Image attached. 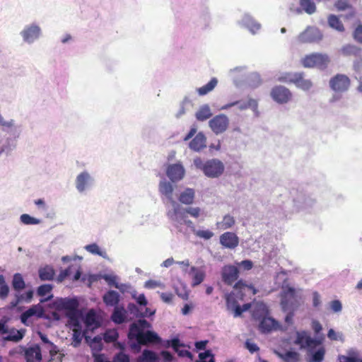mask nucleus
<instances>
[{"label": "nucleus", "mask_w": 362, "mask_h": 362, "mask_svg": "<svg viewBox=\"0 0 362 362\" xmlns=\"http://www.w3.org/2000/svg\"><path fill=\"white\" fill-rule=\"evenodd\" d=\"M150 327V323L146 320H139L131 324L128 339L132 349L138 351L141 345L159 344L161 341V339L156 333L151 331L144 332V329Z\"/></svg>", "instance_id": "f257e3e1"}, {"label": "nucleus", "mask_w": 362, "mask_h": 362, "mask_svg": "<svg viewBox=\"0 0 362 362\" xmlns=\"http://www.w3.org/2000/svg\"><path fill=\"white\" fill-rule=\"evenodd\" d=\"M268 310L265 305L260 303L256 305L252 311V317L255 320H261L259 325V329L262 333H269L276 329L279 324L273 318L267 317Z\"/></svg>", "instance_id": "f03ea898"}, {"label": "nucleus", "mask_w": 362, "mask_h": 362, "mask_svg": "<svg viewBox=\"0 0 362 362\" xmlns=\"http://www.w3.org/2000/svg\"><path fill=\"white\" fill-rule=\"evenodd\" d=\"M194 164L197 168L202 170L206 177L211 178L220 177L225 170L223 163L218 159H211L204 162L202 158H197L194 160Z\"/></svg>", "instance_id": "7ed1b4c3"}, {"label": "nucleus", "mask_w": 362, "mask_h": 362, "mask_svg": "<svg viewBox=\"0 0 362 362\" xmlns=\"http://www.w3.org/2000/svg\"><path fill=\"white\" fill-rule=\"evenodd\" d=\"M279 81L285 83H293L297 88L304 90H310L313 86V81L306 78L303 72H288L279 78Z\"/></svg>", "instance_id": "20e7f679"}, {"label": "nucleus", "mask_w": 362, "mask_h": 362, "mask_svg": "<svg viewBox=\"0 0 362 362\" xmlns=\"http://www.w3.org/2000/svg\"><path fill=\"white\" fill-rule=\"evenodd\" d=\"M330 62L327 54L314 52L305 55L301 59V64L305 68L317 67L320 69H325Z\"/></svg>", "instance_id": "39448f33"}, {"label": "nucleus", "mask_w": 362, "mask_h": 362, "mask_svg": "<svg viewBox=\"0 0 362 362\" xmlns=\"http://www.w3.org/2000/svg\"><path fill=\"white\" fill-rule=\"evenodd\" d=\"M294 343L298 345L301 349H308L310 351L317 346L320 345L322 341L320 339H313L306 331H300L296 332Z\"/></svg>", "instance_id": "423d86ee"}, {"label": "nucleus", "mask_w": 362, "mask_h": 362, "mask_svg": "<svg viewBox=\"0 0 362 362\" xmlns=\"http://www.w3.org/2000/svg\"><path fill=\"white\" fill-rule=\"evenodd\" d=\"M351 81L349 78L344 75L338 74L331 78L329 80V86L335 92L343 93L349 88Z\"/></svg>", "instance_id": "0eeeda50"}, {"label": "nucleus", "mask_w": 362, "mask_h": 362, "mask_svg": "<svg viewBox=\"0 0 362 362\" xmlns=\"http://www.w3.org/2000/svg\"><path fill=\"white\" fill-rule=\"evenodd\" d=\"M233 289L236 293V296L241 300H243L247 296H252L257 293V290L252 284H247L243 279L235 283Z\"/></svg>", "instance_id": "6e6552de"}, {"label": "nucleus", "mask_w": 362, "mask_h": 362, "mask_svg": "<svg viewBox=\"0 0 362 362\" xmlns=\"http://www.w3.org/2000/svg\"><path fill=\"white\" fill-rule=\"evenodd\" d=\"M322 35L320 30L315 27H308L298 36L300 43H313L321 40Z\"/></svg>", "instance_id": "1a4fd4ad"}, {"label": "nucleus", "mask_w": 362, "mask_h": 362, "mask_svg": "<svg viewBox=\"0 0 362 362\" xmlns=\"http://www.w3.org/2000/svg\"><path fill=\"white\" fill-rule=\"evenodd\" d=\"M270 94L272 99L280 104L287 103L292 98V93L290 90L282 86H274Z\"/></svg>", "instance_id": "9d476101"}, {"label": "nucleus", "mask_w": 362, "mask_h": 362, "mask_svg": "<svg viewBox=\"0 0 362 362\" xmlns=\"http://www.w3.org/2000/svg\"><path fill=\"white\" fill-rule=\"evenodd\" d=\"M239 274L238 268L231 264L225 265L221 270L222 281L228 286H232L238 280Z\"/></svg>", "instance_id": "9b49d317"}, {"label": "nucleus", "mask_w": 362, "mask_h": 362, "mask_svg": "<svg viewBox=\"0 0 362 362\" xmlns=\"http://www.w3.org/2000/svg\"><path fill=\"white\" fill-rule=\"evenodd\" d=\"M211 130L216 134H221L224 132L229 124L228 118L223 114L215 116L209 122Z\"/></svg>", "instance_id": "f8f14e48"}, {"label": "nucleus", "mask_w": 362, "mask_h": 362, "mask_svg": "<svg viewBox=\"0 0 362 362\" xmlns=\"http://www.w3.org/2000/svg\"><path fill=\"white\" fill-rule=\"evenodd\" d=\"M173 211H169L168 213V216L173 221L177 222L180 224H190L192 223L191 221H187V211L186 209H184L180 207V205L176 204H173Z\"/></svg>", "instance_id": "ddd939ff"}, {"label": "nucleus", "mask_w": 362, "mask_h": 362, "mask_svg": "<svg viewBox=\"0 0 362 362\" xmlns=\"http://www.w3.org/2000/svg\"><path fill=\"white\" fill-rule=\"evenodd\" d=\"M21 349L24 352L26 362H40L42 360L41 349L39 345L35 344L28 348L21 346Z\"/></svg>", "instance_id": "4468645a"}, {"label": "nucleus", "mask_w": 362, "mask_h": 362, "mask_svg": "<svg viewBox=\"0 0 362 362\" xmlns=\"http://www.w3.org/2000/svg\"><path fill=\"white\" fill-rule=\"evenodd\" d=\"M257 101L253 98H249L247 101L235 100L223 105L221 110H228L233 106H237L239 110H244L252 108L254 110L257 109Z\"/></svg>", "instance_id": "2eb2a0df"}, {"label": "nucleus", "mask_w": 362, "mask_h": 362, "mask_svg": "<svg viewBox=\"0 0 362 362\" xmlns=\"http://www.w3.org/2000/svg\"><path fill=\"white\" fill-rule=\"evenodd\" d=\"M220 243L226 248L234 249L238 245L239 238L234 233L226 232L220 236Z\"/></svg>", "instance_id": "dca6fc26"}, {"label": "nucleus", "mask_w": 362, "mask_h": 362, "mask_svg": "<svg viewBox=\"0 0 362 362\" xmlns=\"http://www.w3.org/2000/svg\"><path fill=\"white\" fill-rule=\"evenodd\" d=\"M166 174L171 181L175 182L183 177L185 170L181 164H173L168 167Z\"/></svg>", "instance_id": "f3484780"}, {"label": "nucleus", "mask_w": 362, "mask_h": 362, "mask_svg": "<svg viewBox=\"0 0 362 362\" xmlns=\"http://www.w3.org/2000/svg\"><path fill=\"white\" fill-rule=\"evenodd\" d=\"M189 274L192 276V286L193 287L202 283L206 276L204 270L196 267H191Z\"/></svg>", "instance_id": "a211bd4d"}, {"label": "nucleus", "mask_w": 362, "mask_h": 362, "mask_svg": "<svg viewBox=\"0 0 362 362\" xmlns=\"http://www.w3.org/2000/svg\"><path fill=\"white\" fill-rule=\"evenodd\" d=\"M78 303L76 299L62 298L57 302L59 309L66 310V312H72L78 310Z\"/></svg>", "instance_id": "6ab92c4d"}, {"label": "nucleus", "mask_w": 362, "mask_h": 362, "mask_svg": "<svg viewBox=\"0 0 362 362\" xmlns=\"http://www.w3.org/2000/svg\"><path fill=\"white\" fill-rule=\"evenodd\" d=\"M189 148L194 151H199L206 147V137L203 133H198L189 142Z\"/></svg>", "instance_id": "aec40b11"}, {"label": "nucleus", "mask_w": 362, "mask_h": 362, "mask_svg": "<svg viewBox=\"0 0 362 362\" xmlns=\"http://www.w3.org/2000/svg\"><path fill=\"white\" fill-rule=\"evenodd\" d=\"M90 176L86 171L80 173L76 179V187L80 192H83L88 186Z\"/></svg>", "instance_id": "412c9836"}, {"label": "nucleus", "mask_w": 362, "mask_h": 362, "mask_svg": "<svg viewBox=\"0 0 362 362\" xmlns=\"http://www.w3.org/2000/svg\"><path fill=\"white\" fill-rule=\"evenodd\" d=\"M103 302L107 306H117L119 302V294L115 291H108L103 297Z\"/></svg>", "instance_id": "4be33fe9"}, {"label": "nucleus", "mask_w": 362, "mask_h": 362, "mask_svg": "<svg viewBox=\"0 0 362 362\" xmlns=\"http://www.w3.org/2000/svg\"><path fill=\"white\" fill-rule=\"evenodd\" d=\"M25 332V330L23 329L19 330L16 329H11L9 331H8L7 329H4L3 331V333H8V334L4 337V339L6 341L18 342L23 338Z\"/></svg>", "instance_id": "5701e85b"}, {"label": "nucleus", "mask_w": 362, "mask_h": 362, "mask_svg": "<svg viewBox=\"0 0 362 362\" xmlns=\"http://www.w3.org/2000/svg\"><path fill=\"white\" fill-rule=\"evenodd\" d=\"M40 32V30L39 27L33 25L25 29L22 32V35L25 41L28 42H32L39 37Z\"/></svg>", "instance_id": "b1692460"}, {"label": "nucleus", "mask_w": 362, "mask_h": 362, "mask_svg": "<svg viewBox=\"0 0 362 362\" xmlns=\"http://www.w3.org/2000/svg\"><path fill=\"white\" fill-rule=\"evenodd\" d=\"M276 354L284 362L300 361V354L296 351H286L284 353L276 352Z\"/></svg>", "instance_id": "393cba45"}, {"label": "nucleus", "mask_w": 362, "mask_h": 362, "mask_svg": "<svg viewBox=\"0 0 362 362\" xmlns=\"http://www.w3.org/2000/svg\"><path fill=\"white\" fill-rule=\"evenodd\" d=\"M126 313L124 307L116 306L111 315V320L116 324H122L125 321Z\"/></svg>", "instance_id": "a878e982"}, {"label": "nucleus", "mask_w": 362, "mask_h": 362, "mask_svg": "<svg viewBox=\"0 0 362 362\" xmlns=\"http://www.w3.org/2000/svg\"><path fill=\"white\" fill-rule=\"evenodd\" d=\"M160 192L165 196L172 204H175V201L173 199V185L166 181H162L159 184Z\"/></svg>", "instance_id": "bb28decb"}, {"label": "nucleus", "mask_w": 362, "mask_h": 362, "mask_svg": "<svg viewBox=\"0 0 362 362\" xmlns=\"http://www.w3.org/2000/svg\"><path fill=\"white\" fill-rule=\"evenodd\" d=\"M194 197V190L192 188H187L180 194L179 201L184 204L189 205L193 203Z\"/></svg>", "instance_id": "cd10ccee"}, {"label": "nucleus", "mask_w": 362, "mask_h": 362, "mask_svg": "<svg viewBox=\"0 0 362 362\" xmlns=\"http://www.w3.org/2000/svg\"><path fill=\"white\" fill-rule=\"evenodd\" d=\"M84 322L88 329H93L100 326L97 320L96 314L93 310H90L88 312L85 317Z\"/></svg>", "instance_id": "c85d7f7f"}, {"label": "nucleus", "mask_w": 362, "mask_h": 362, "mask_svg": "<svg viewBox=\"0 0 362 362\" xmlns=\"http://www.w3.org/2000/svg\"><path fill=\"white\" fill-rule=\"evenodd\" d=\"M235 223V220L233 216L227 214L223 218V220L216 223V227L220 230H226L233 227Z\"/></svg>", "instance_id": "c756f323"}, {"label": "nucleus", "mask_w": 362, "mask_h": 362, "mask_svg": "<svg viewBox=\"0 0 362 362\" xmlns=\"http://www.w3.org/2000/svg\"><path fill=\"white\" fill-rule=\"evenodd\" d=\"M66 316L68 317V323L71 327L81 326L80 323V313L78 310L72 312H66Z\"/></svg>", "instance_id": "7c9ffc66"}, {"label": "nucleus", "mask_w": 362, "mask_h": 362, "mask_svg": "<svg viewBox=\"0 0 362 362\" xmlns=\"http://www.w3.org/2000/svg\"><path fill=\"white\" fill-rule=\"evenodd\" d=\"M55 272L52 267L46 266L39 269V277L42 281H50L54 279Z\"/></svg>", "instance_id": "2f4dec72"}, {"label": "nucleus", "mask_w": 362, "mask_h": 362, "mask_svg": "<svg viewBox=\"0 0 362 362\" xmlns=\"http://www.w3.org/2000/svg\"><path fill=\"white\" fill-rule=\"evenodd\" d=\"M137 362H158V358L155 352L146 349L139 357Z\"/></svg>", "instance_id": "473e14b6"}, {"label": "nucleus", "mask_w": 362, "mask_h": 362, "mask_svg": "<svg viewBox=\"0 0 362 362\" xmlns=\"http://www.w3.org/2000/svg\"><path fill=\"white\" fill-rule=\"evenodd\" d=\"M12 287L15 291L18 292L25 288V283L21 274L16 273L13 275L12 280Z\"/></svg>", "instance_id": "72a5a7b5"}, {"label": "nucleus", "mask_w": 362, "mask_h": 362, "mask_svg": "<svg viewBox=\"0 0 362 362\" xmlns=\"http://www.w3.org/2000/svg\"><path fill=\"white\" fill-rule=\"evenodd\" d=\"M217 83V79L216 78H212L208 83L199 88L197 89V93L199 95H206L216 86Z\"/></svg>", "instance_id": "f704fd0d"}, {"label": "nucleus", "mask_w": 362, "mask_h": 362, "mask_svg": "<svg viewBox=\"0 0 362 362\" xmlns=\"http://www.w3.org/2000/svg\"><path fill=\"white\" fill-rule=\"evenodd\" d=\"M211 110L207 105L201 107L196 112V118L199 121H205L211 117Z\"/></svg>", "instance_id": "c9c22d12"}, {"label": "nucleus", "mask_w": 362, "mask_h": 362, "mask_svg": "<svg viewBox=\"0 0 362 362\" xmlns=\"http://www.w3.org/2000/svg\"><path fill=\"white\" fill-rule=\"evenodd\" d=\"M9 293V287L5 281L4 276L1 274L0 275V299L4 300L6 299Z\"/></svg>", "instance_id": "e433bc0d"}, {"label": "nucleus", "mask_w": 362, "mask_h": 362, "mask_svg": "<svg viewBox=\"0 0 362 362\" xmlns=\"http://www.w3.org/2000/svg\"><path fill=\"white\" fill-rule=\"evenodd\" d=\"M73 330V344L74 346H77L81 342L83 337L82 333V327L78 326L76 327H72Z\"/></svg>", "instance_id": "4c0bfd02"}, {"label": "nucleus", "mask_w": 362, "mask_h": 362, "mask_svg": "<svg viewBox=\"0 0 362 362\" xmlns=\"http://www.w3.org/2000/svg\"><path fill=\"white\" fill-rule=\"evenodd\" d=\"M300 5L309 14H312L315 11L316 7L312 0H300Z\"/></svg>", "instance_id": "58836bf2"}, {"label": "nucleus", "mask_w": 362, "mask_h": 362, "mask_svg": "<svg viewBox=\"0 0 362 362\" xmlns=\"http://www.w3.org/2000/svg\"><path fill=\"white\" fill-rule=\"evenodd\" d=\"M329 25L339 31L344 30V25L339 19L334 15H330L328 18Z\"/></svg>", "instance_id": "ea45409f"}, {"label": "nucleus", "mask_w": 362, "mask_h": 362, "mask_svg": "<svg viewBox=\"0 0 362 362\" xmlns=\"http://www.w3.org/2000/svg\"><path fill=\"white\" fill-rule=\"evenodd\" d=\"M341 51L344 56H356L360 52V49L356 46L351 45H347L344 46Z\"/></svg>", "instance_id": "a19ab883"}, {"label": "nucleus", "mask_w": 362, "mask_h": 362, "mask_svg": "<svg viewBox=\"0 0 362 362\" xmlns=\"http://www.w3.org/2000/svg\"><path fill=\"white\" fill-rule=\"evenodd\" d=\"M119 337L118 332L115 329H110L105 332L104 334V341L107 343L115 342Z\"/></svg>", "instance_id": "79ce46f5"}, {"label": "nucleus", "mask_w": 362, "mask_h": 362, "mask_svg": "<svg viewBox=\"0 0 362 362\" xmlns=\"http://www.w3.org/2000/svg\"><path fill=\"white\" fill-rule=\"evenodd\" d=\"M325 349L324 347H320L313 354L311 361L322 362L325 358Z\"/></svg>", "instance_id": "37998d69"}, {"label": "nucleus", "mask_w": 362, "mask_h": 362, "mask_svg": "<svg viewBox=\"0 0 362 362\" xmlns=\"http://www.w3.org/2000/svg\"><path fill=\"white\" fill-rule=\"evenodd\" d=\"M37 313V307L33 306L26 311L23 312L21 315V320L23 324H25L28 319Z\"/></svg>", "instance_id": "c03bdc74"}, {"label": "nucleus", "mask_w": 362, "mask_h": 362, "mask_svg": "<svg viewBox=\"0 0 362 362\" xmlns=\"http://www.w3.org/2000/svg\"><path fill=\"white\" fill-rule=\"evenodd\" d=\"M199 360L196 362H215L214 356L212 355L211 351L207 350L203 353H200L199 354Z\"/></svg>", "instance_id": "a18cd8bd"}, {"label": "nucleus", "mask_w": 362, "mask_h": 362, "mask_svg": "<svg viewBox=\"0 0 362 362\" xmlns=\"http://www.w3.org/2000/svg\"><path fill=\"white\" fill-rule=\"evenodd\" d=\"M21 221L25 225H35L40 223V220L30 216L27 214L21 216Z\"/></svg>", "instance_id": "49530a36"}, {"label": "nucleus", "mask_w": 362, "mask_h": 362, "mask_svg": "<svg viewBox=\"0 0 362 362\" xmlns=\"http://www.w3.org/2000/svg\"><path fill=\"white\" fill-rule=\"evenodd\" d=\"M52 290V286L50 284H43L40 286L37 290V294L39 296H45Z\"/></svg>", "instance_id": "de8ad7c7"}, {"label": "nucleus", "mask_w": 362, "mask_h": 362, "mask_svg": "<svg viewBox=\"0 0 362 362\" xmlns=\"http://www.w3.org/2000/svg\"><path fill=\"white\" fill-rule=\"evenodd\" d=\"M85 249L93 255H98L101 257H104L103 252L100 250L98 245L95 243L88 245L85 247Z\"/></svg>", "instance_id": "09e8293b"}, {"label": "nucleus", "mask_w": 362, "mask_h": 362, "mask_svg": "<svg viewBox=\"0 0 362 362\" xmlns=\"http://www.w3.org/2000/svg\"><path fill=\"white\" fill-rule=\"evenodd\" d=\"M196 236L204 240H209L214 236V233L209 230H198L194 232Z\"/></svg>", "instance_id": "8fccbe9b"}, {"label": "nucleus", "mask_w": 362, "mask_h": 362, "mask_svg": "<svg viewBox=\"0 0 362 362\" xmlns=\"http://www.w3.org/2000/svg\"><path fill=\"white\" fill-rule=\"evenodd\" d=\"M226 303L228 310H231L238 303L234 297V293H230L226 295Z\"/></svg>", "instance_id": "3c124183"}, {"label": "nucleus", "mask_w": 362, "mask_h": 362, "mask_svg": "<svg viewBox=\"0 0 362 362\" xmlns=\"http://www.w3.org/2000/svg\"><path fill=\"white\" fill-rule=\"evenodd\" d=\"M110 362H130V360L127 354L119 352L113 357Z\"/></svg>", "instance_id": "603ef678"}, {"label": "nucleus", "mask_w": 362, "mask_h": 362, "mask_svg": "<svg viewBox=\"0 0 362 362\" xmlns=\"http://www.w3.org/2000/svg\"><path fill=\"white\" fill-rule=\"evenodd\" d=\"M167 345L168 346H170L175 352L179 351L180 347L184 346V344H181L180 339L177 338L167 341Z\"/></svg>", "instance_id": "864d4df0"}, {"label": "nucleus", "mask_w": 362, "mask_h": 362, "mask_svg": "<svg viewBox=\"0 0 362 362\" xmlns=\"http://www.w3.org/2000/svg\"><path fill=\"white\" fill-rule=\"evenodd\" d=\"M335 6L339 11H344L351 8V5L347 0H338L335 3Z\"/></svg>", "instance_id": "5fc2aeb1"}, {"label": "nucleus", "mask_w": 362, "mask_h": 362, "mask_svg": "<svg viewBox=\"0 0 362 362\" xmlns=\"http://www.w3.org/2000/svg\"><path fill=\"white\" fill-rule=\"evenodd\" d=\"M354 38L358 42L362 44V25L356 27L354 32Z\"/></svg>", "instance_id": "6e6d98bb"}, {"label": "nucleus", "mask_w": 362, "mask_h": 362, "mask_svg": "<svg viewBox=\"0 0 362 362\" xmlns=\"http://www.w3.org/2000/svg\"><path fill=\"white\" fill-rule=\"evenodd\" d=\"M71 274V267H69L64 270L61 271L57 277V280L60 282L63 281L66 277L69 276Z\"/></svg>", "instance_id": "4d7b16f0"}, {"label": "nucleus", "mask_w": 362, "mask_h": 362, "mask_svg": "<svg viewBox=\"0 0 362 362\" xmlns=\"http://www.w3.org/2000/svg\"><path fill=\"white\" fill-rule=\"evenodd\" d=\"M18 295L19 298L22 297V302L30 303L33 297V291L32 290H30L25 293Z\"/></svg>", "instance_id": "13d9d810"}, {"label": "nucleus", "mask_w": 362, "mask_h": 362, "mask_svg": "<svg viewBox=\"0 0 362 362\" xmlns=\"http://www.w3.org/2000/svg\"><path fill=\"white\" fill-rule=\"evenodd\" d=\"M104 279L107 281L108 285L115 286L117 288H119V285L117 282V278L115 276H108L105 275L104 276Z\"/></svg>", "instance_id": "bf43d9fd"}, {"label": "nucleus", "mask_w": 362, "mask_h": 362, "mask_svg": "<svg viewBox=\"0 0 362 362\" xmlns=\"http://www.w3.org/2000/svg\"><path fill=\"white\" fill-rule=\"evenodd\" d=\"M186 211L191 216L194 218H198L200 215L201 209L199 207H189L186 209Z\"/></svg>", "instance_id": "052dcab7"}, {"label": "nucleus", "mask_w": 362, "mask_h": 362, "mask_svg": "<svg viewBox=\"0 0 362 362\" xmlns=\"http://www.w3.org/2000/svg\"><path fill=\"white\" fill-rule=\"evenodd\" d=\"M339 362H358V358L354 356H339Z\"/></svg>", "instance_id": "680f3d73"}, {"label": "nucleus", "mask_w": 362, "mask_h": 362, "mask_svg": "<svg viewBox=\"0 0 362 362\" xmlns=\"http://www.w3.org/2000/svg\"><path fill=\"white\" fill-rule=\"evenodd\" d=\"M245 348L247 349L251 354H253V353L259 351V349L256 344L252 343L249 340H247L245 341Z\"/></svg>", "instance_id": "e2e57ef3"}, {"label": "nucleus", "mask_w": 362, "mask_h": 362, "mask_svg": "<svg viewBox=\"0 0 362 362\" xmlns=\"http://www.w3.org/2000/svg\"><path fill=\"white\" fill-rule=\"evenodd\" d=\"M238 265L245 270H250L253 267V262L251 260L246 259L238 263Z\"/></svg>", "instance_id": "0e129e2a"}, {"label": "nucleus", "mask_w": 362, "mask_h": 362, "mask_svg": "<svg viewBox=\"0 0 362 362\" xmlns=\"http://www.w3.org/2000/svg\"><path fill=\"white\" fill-rule=\"evenodd\" d=\"M331 308L334 312H339L341 310V303L338 300H334L331 302Z\"/></svg>", "instance_id": "69168bd1"}, {"label": "nucleus", "mask_w": 362, "mask_h": 362, "mask_svg": "<svg viewBox=\"0 0 362 362\" xmlns=\"http://www.w3.org/2000/svg\"><path fill=\"white\" fill-rule=\"evenodd\" d=\"M161 286L160 282H158L154 280H148L145 282V287L147 288H155L156 287H159Z\"/></svg>", "instance_id": "338daca9"}, {"label": "nucleus", "mask_w": 362, "mask_h": 362, "mask_svg": "<svg viewBox=\"0 0 362 362\" xmlns=\"http://www.w3.org/2000/svg\"><path fill=\"white\" fill-rule=\"evenodd\" d=\"M312 328L315 334L320 333L322 329L321 324L317 320L312 322Z\"/></svg>", "instance_id": "774afa93"}]
</instances>
